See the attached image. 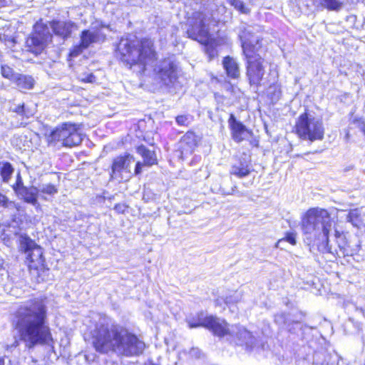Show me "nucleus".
Wrapping results in <instances>:
<instances>
[{
  "mask_svg": "<svg viewBox=\"0 0 365 365\" xmlns=\"http://www.w3.org/2000/svg\"><path fill=\"white\" fill-rule=\"evenodd\" d=\"M50 29L49 24L43 23L41 20L34 24L33 32L26 41V46L31 52L38 55L44 50L52 38Z\"/></svg>",
  "mask_w": 365,
  "mask_h": 365,
  "instance_id": "10",
  "label": "nucleus"
},
{
  "mask_svg": "<svg viewBox=\"0 0 365 365\" xmlns=\"http://www.w3.org/2000/svg\"><path fill=\"white\" fill-rule=\"evenodd\" d=\"M346 220L356 227H365V210H351L346 215Z\"/></svg>",
  "mask_w": 365,
  "mask_h": 365,
  "instance_id": "22",
  "label": "nucleus"
},
{
  "mask_svg": "<svg viewBox=\"0 0 365 365\" xmlns=\"http://www.w3.org/2000/svg\"><path fill=\"white\" fill-rule=\"evenodd\" d=\"M269 96L272 103L278 101L282 96L280 88L277 85L271 86L269 88Z\"/></svg>",
  "mask_w": 365,
  "mask_h": 365,
  "instance_id": "31",
  "label": "nucleus"
},
{
  "mask_svg": "<svg viewBox=\"0 0 365 365\" xmlns=\"http://www.w3.org/2000/svg\"><path fill=\"white\" fill-rule=\"evenodd\" d=\"M8 202V197L0 192V207H7Z\"/></svg>",
  "mask_w": 365,
  "mask_h": 365,
  "instance_id": "41",
  "label": "nucleus"
},
{
  "mask_svg": "<svg viewBox=\"0 0 365 365\" xmlns=\"http://www.w3.org/2000/svg\"><path fill=\"white\" fill-rule=\"evenodd\" d=\"M97 318L91 334L98 352L112 351L126 356H138L143 353L145 344L137 335L115 324L108 316L99 314Z\"/></svg>",
  "mask_w": 365,
  "mask_h": 365,
  "instance_id": "3",
  "label": "nucleus"
},
{
  "mask_svg": "<svg viewBox=\"0 0 365 365\" xmlns=\"http://www.w3.org/2000/svg\"><path fill=\"white\" fill-rule=\"evenodd\" d=\"M15 83L19 89L29 90L34 86V79L31 76L17 74L14 77Z\"/></svg>",
  "mask_w": 365,
  "mask_h": 365,
  "instance_id": "25",
  "label": "nucleus"
},
{
  "mask_svg": "<svg viewBox=\"0 0 365 365\" xmlns=\"http://www.w3.org/2000/svg\"><path fill=\"white\" fill-rule=\"evenodd\" d=\"M274 322L280 329H287L292 334H297V330L302 327L299 322L291 320L290 315L285 313L275 314Z\"/></svg>",
  "mask_w": 365,
  "mask_h": 365,
  "instance_id": "17",
  "label": "nucleus"
},
{
  "mask_svg": "<svg viewBox=\"0 0 365 365\" xmlns=\"http://www.w3.org/2000/svg\"><path fill=\"white\" fill-rule=\"evenodd\" d=\"M48 23L53 34L63 42L69 38L73 30L77 29L76 24L71 20L53 19Z\"/></svg>",
  "mask_w": 365,
  "mask_h": 365,
  "instance_id": "13",
  "label": "nucleus"
},
{
  "mask_svg": "<svg viewBox=\"0 0 365 365\" xmlns=\"http://www.w3.org/2000/svg\"><path fill=\"white\" fill-rule=\"evenodd\" d=\"M290 2L300 13L309 12L313 6V0H290Z\"/></svg>",
  "mask_w": 365,
  "mask_h": 365,
  "instance_id": "28",
  "label": "nucleus"
},
{
  "mask_svg": "<svg viewBox=\"0 0 365 365\" xmlns=\"http://www.w3.org/2000/svg\"><path fill=\"white\" fill-rule=\"evenodd\" d=\"M136 151L143 158L145 165L151 166L157 163L155 152L149 150L144 145L138 146L136 148Z\"/></svg>",
  "mask_w": 365,
  "mask_h": 365,
  "instance_id": "23",
  "label": "nucleus"
},
{
  "mask_svg": "<svg viewBox=\"0 0 365 365\" xmlns=\"http://www.w3.org/2000/svg\"><path fill=\"white\" fill-rule=\"evenodd\" d=\"M96 80V76L93 73H88L83 81L87 83H93Z\"/></svg>",
  "mask_w": 365,
  "mask_h": 365,
  "instance_id": "43",
  "label": "nucleus"
},
{
  "mask_svg": "<svg viewBox=\"0 0 365 365\" xmlns=\"http://www.w3.org/2000/svg\"><path fill=\"white\" fill-rule=\"evenodd\" d=\"M294 129L301 140L310 143L322 140L324 138L325 128L322 120L307 112L297 118Z\"/></svg>",
  "mask_w": 365,
  "mask_h": 365,
  "instance_id": "7",
  "label": "nucleus"
},
{
  "mask_svg": "<svg viewBox=\"0 0 365 365\" xmlns=\"http://www.w3.org/2000/svg\"><path fill=\"white\" fill-rule=\"evenodd\" d=\"M134 160V157L129 153L115 158L111 165L110 178L122 179L123 172L130 173V165Z\"/></svg>",
  "mask_w": 365,
  "mask_h": 365,
  "instance_id": "14",
  "label": "nucleus"
},
{
  "mask_svg": "<svg viewBox=\"0 0 365 365\" xmlns=\"http://www.w3.org/2000/svg\"><path fill=\"white\" fill-rule=\"evenodd\" d=\"M48 309L43 299L34 298L16 311L14 325L25 346L32 349L38 345H47L53 350V339L47 320Z\"/></svg>",
  "mask_w": 365,
  "mask_h": 365,
  "instance_id": "2",
  "label": "nucleus"
},
{
  "mask_svg": "<svg viewBox=\"0 0 365 365\" xmlns=\"http://www.w3.org/2000/svg\"><path fill=\"white\" fill-rule=\"evenodd\" d=\"M143 165H144V163H142L140 161L136 163L135 167V170H134V173H135V175H138L141 173L142 168H143Z\"/></svg>",
  "mask_w": 365,
  "mask_h": 365,
  "instance_id": "42",
  "label": "nucleus"
},
{
  "mask_svg": "<svg viewBox=\"0 0 365 365\" xmlns=\"http://www.w3.org/2000/svg\"><path fill=\"white\" fill-rule=\"evenodd\" d=\"M115 56L126 65H140L143 71L145 70L146 65L156 59V52L150 39L138 40L131 35L120 38L116 46Z\"/></svg>",
  "mask_w": 365,
  "mask_h": 365,
  "instance_id": "4",
  "label": "nucleus"
},
{
  "mask_svg": "<svg viewBox=\"0 0 365 365\" xmlns=\"http://www.w3.org/2000/svg\"><path fill=\"white\" fill-rule=\"evenodd\" d=\"M11 110L14 113H16L19 115L26 118H29L34 114L31 109L26 108L25 106L24 103L15 106L14 108H11Z\"/></svg>",
  "mask_w": 365,
  "mask_h": 365,
  "instance_id": "30",
  "label": "nucleus"
},
{
  "mask_svg": "<svg viewBox=\"0 0 365 365\" xmlns=\"http://www.w3.org/2000/svg\"><path fill=\"white\" fill-rule=\"evenodd\" d=\"M197 145V136L193 132H187L179 142V149L181 154L187 155L191 153Z\"/></svg>",
  "mask_w": 365,
  "mask_h": 365,
  "instance_id": "19",
  "label": "nucleus"
},
{
  "mask_svg": "<svg viewBox=\"0 0 365 365\" xmlns=\"http://www.w3.org/2000/svg\"><path fill=\"white\" fill-rule=\"evenodd\" d=\"M346 22L348 24L350 28L359 29L361 26L357 24V17L354 14H350L346 16Z\"/></svg>",
  "mask_w": 365,
  "mask_h": 365,
  "instance_id": "36",
  "label": "nucleus"
},
{
  "mask_svg": "<svg viewBox=\"0 0 365 365\" xmlns=\"http://www.w3.org/2000/svg\"><path fill=\"white\" fill-rule=\"evenodd\" d=\"M87 49L82 46L80 42L79 44L74 46L70 51L69 56L71 57H76L83 53L84 50Z\"/></svg>",
  "mask_w": 365,
  "mask_h": 365,
  "instance_id": "37",
  "label": "nucleus"
},
{
  "mask_svg": "<svg viewBox=\"0 0 365 365\" xmlns=\"http://www.w3.org/2000/svg\"><path fill=\"white\" fill-rule=\"evenodd\" d=\"M207 16L203 11L195 12L189 20L187 30V37L199 43H205L209 40V29L206 24Z\"/></svg>",
  "mask_w": 365,
  "mask_h": 365,
  "instance_id": "11",
  "label": "nucleus"
},
{
  "mask_svg": "<svg viewBox=\"0 0 365 365\" xmlns=\"http://www.w3.org/2000/svg\"><path fill=\"white\" fill-rule=\"evenodd\" d=\"M106 36L99 29H84L80 34V42L88 48L91 44L103 41Z\"/></svg>",
  "mask_w": 365,
  "mask_h": 365,
  "instance_id": "18",
  "label": "nucleus"
},
{
  "mask_svg": "<svg viewBox=\"0 0 365 365\" xmlns=\"http://www.w3.org/2000/svg\"><path fill=\"white\" fill-rule=\"evenodd\" d=\"M228 125L230 129L232 139L237 143L246 140L252 132L241 121L238 120L232 113L230 115Z\"/></svg>",
  "mask_w": 365,
  "mask_h": 365,
  "instance_id": "15",
  "label": "nucleus"
},
{
  "mask_svg": "<svg viewBox=\"0 0 365 365\" xmlns=\"http://www.w3.org/2000/svg\"><path fill=\"white\" fill-rule=\"evenodd\" d=\"M231 302V300H230L228 298L226 299L225 303L229 304Z\"/></svg>",
  "mask_w": 365,
  "mask_h": 365,
  "instance_id": "47",
  "label": "nucleus"
},
{
  "mask_svg": "<svg viewBox=\"0 0 365 365\" xmlns=\"http://www.w3.org/2000/svg\"><path fill=\"white\" fill-rule=\"evenodd\" d=\"M319 3L323 8L335 11H339L343 6L341 0H319Z\"/></svg>",
  "mask_w": 365,
  "mask_h": 365,
  "instance_id": "29",
  "label": "nucleus"
},
{
  "mask_svg": "<svg viewBox=\"0 0 365 365\" xmlns=\"http://www.w3.org/2000/svg\"><path fill=\"white\" fill-rule=\"evenodd\" d=\"M243 54L246 59V76L251 86H261L265 70L264 59L257 53L260 39L250 28H245L239 34Z\"/></svg>",
  "mask_w": 365,
  "mask_h": 365,
  "instance_id": "5",
  "label": "nucleus"
},
{
  "mask_svg": "<svg viewBox=\"0 0 365 365\" xmlns=\"http://www.w3.org/2000/svg\"><path fill=\"white\" fill-rule=\"evenodd\" d=\"M178 125L181 126H188L191 122V118L189 115H180L175 118Z\"/></svg>",
  "mask_w": 365,
  "mask_h": 365,
  "instance_id": "35",
  "label": "nucleus"
},
{
  "mask_svg": "<svg viewBox=\"0 0 365 365\" xmlns=\"http://www.w3.org/2000/svg\"><path fill=\"white\" fill-rule=\"evenodd\" d=\"M332 227L333 222L327 210L313 207L306 212L302 220V227L310 250L333 256H352L354 250L350 248L344 233L335 230L336 245L330 244L329 232Z\"/></svg>",
  "mask_w": 365,
  "mask_h": 365,
  "instance_id": "1",
  "label": "nucleus"
},
{
  "mask_svg": "<svg viewBox=\"0 0 365 365\" xmlns=\"http://www.w3.org/2000/svg\"><path fill=\"white\" fill-rule=\"evenodd\" d=\"M227 1L242 14H247L250 12V9L245 6L244 2L241 0H227Z\"/></svg>",
  "mask_w": 365,
  "mask_h": 365,
  "instance_id": "33",
  "label": "nucleus"
},
{
  "mask_svg": "<svg viewBox=\"0 0 365 365\" xmlns=\"http://www.w3.org/2000/svg\"><path fill=\"white\" fill-rule=\"evenodd\" d=\"M39 192L47 194L49 195H53L58 192V188L56 185L48 183L43 184L38 188Z\"/></svg>",
  "mask_w": 365,
  "mask_h": 365,
  "instance_id": "32",
  "label": "nucleus"
},
{
  "mask_svg": "<svg viewBox=\"0 0 365 365\" xmlns=\"http://www.w3.org/2000/svg\"><path fill=\"white\" fill-rule=\"evenodd\" d=\"M14 172L12 164L8 161H0V176L4 182H9Z\"/></svg>",
  "mask_w": 365,
  "mask_h": 365,
  "instance_id": "26",
  "label": "nucleus"
},
{
  "mask_svg": "<svg viewBox=\"0 0 365 365\" xmlns=\"http://www.w3.org/2000/svg\"><path fill=\"white\" fill-rule=\"evenodd\" d=\"M128 206L124 203H118L116 204L114 207V210L116 212L119 214H123L127 210Z\"/></svg>",
  "mask_w": 365,
  "mask_h": 365,
  "instance_id": "40",
  "label": "nucleus"
},
{
  "mask_svg": "<svg viewBox=\"0 0 365 365\" xmlns=\"http://www.w3.org/2000/svg\"><path fill=\"white\" fill-rule=\"evenodd\" d=\"M237 190V187L234 186L231 188L230 191H225L224 190H222V193L223 195H234L235 193V191Z\"/></svg>",
  "mask_w": 365,
  "mask_h": 365,
  "instance_id": "44",
  "label": "nucleus"
},
{
  "mask_svg": "<svg viewBox=\"0 0 365 365\" xmlns=\"http://www.w3.org/2000/svg\"><path fill=\"white\" fill-rule=\"evenodd\" d=\"M39 190L37 187H26L21 188L16 194L20 196L26 202L36 205L38 202V194Z\"/></svg>",
  "mask_w": 365,
  "mask_h": 365,
  "instance_id": "21",
  "label": "nucleus"
},
{
  "mask_svg": "<svg viewBox=\"0 0 365 365\" xmlns=\"http://www.w3.org/2000/svg\"><path fill=\"white\" fill-rule=\"evenodd\" d=\"M236 337L237 339V344L239 345L245 344L247 346H252L255 344V339L252 333L244 327L238 329L236 333Z\"/></svg>",
  "mask_w": 365,
  "mask_h": 365,
  "instance_id": "24",
  "label": "nucleus"
},
{
  "mask_svg": "<svg viewBox=\"0 0 365 365\" xmlns=\"http://www.w3.org/2000/svg\"><path fill=\"white\" fill-rule=\"evenodd\" d=\"M0 365H5L4 356H0Z\"/></svg>",
  "mask_w": 365,
  "mask_h": 365,
  "instance_id": "45",
  "label": "nucleus"
},
{
  "mask_svg": "<svg viewBox=\"0 0 365 365\" xmlns=\"http://www.w3.org/2000/svg\"><path fill=\"white\" fill-rule=\"evenodd\" d=\"M186 322L190 328L205 327L218 336H223L228 333L227 324L225 321L215 316L208 315L204 312L188 316Z\"/></svg>",
  "mask_w": 365,
  "mask_h": 365,
  "instance_id": "9",
  "label": "nucleus"
},
{
  "mask_svg": "<svg viewBox=\"0 0 365 365\" xmlns=\"http://www.w3.org/2000/svg\"><path fill=\"white\" fill-rule=\"evenodd\" d=\"M251 170L250 160L245 155H243L237 158L232 163L230 169V173L239 178H242L250 175Z\"/></svg>",
  "mask_w": 365,
  "mask_h": 365,
  "instance_id": "16",
  "label": "nucleus"
},
{
  "mask_svg": "<svg viewBox=\"0 0 365 365\" xmlns=\"http://www.w3.org/2000/svg\"><path fill=\"white\" fill-rule=\"evenodd\" d=\"M222 65L228 77L235 79L240 76V68L235 59L227 56L223 58Z\"/></svg>",
  "mask_w": 365,
  "mask_h": 365,
  "instance_id": "20",
  "label": "nucleus"
},
{
  "mask_svg": "<svg viewBox=\"0 0 365 365\" xmlns=\"http://www.w3.org/2000/svg\"><path fill=\"white\" fill-rule=\"evenodd\" d=\"M79 125L66 122L53 129L47 135L49 145L72 148L82 142V136L79 131Z\"/></svg>",
  "mask_w": 365,
  "mask_h": 365,
  "instance_id": "8",
  "label": "nucleus"
},
{
  "mask_svg": "<svg viewBox=\"0 0 365 365\" xmlns=\"http://www.w3.org/2000/svg\"><path fill=\"white\" fill-rule=\"evenodd\" d=\"M284 242H288L291 245H294L297 242L296 234L294 232H287L284 238L278 240L276 243V247H280L281 245Z\"/></svg>",
  "mask_w": 365,
  "mask_h": 365,
  "instance_id": "34",
  "label": "nucleus"
},
{
  "mask_svg": "<svg viewBox=\"0 0 365 365\" xmlns=\"http://www.w3.org/2000/svg\"><path fill=\"white\" fill-rule=\"evenodd\" d=\"M20 249L26 255L31 274L36 275L38 282L43 281L48 269L45 264L42 247L29 237L24 235L20 237Z\"/></svg>",
  "mask_w": 365,
  "mask_h": 365,
  "instance_id": "6",
  "label": "nucleus"
},
{
  "mask_svg": "<svg viewBox=\"0 0 365 365\" xmlns=\"http://www.w3.org/2000/svg\"><path fill=\"white\" fill-rule=\"evenodd\" d=\"M157 77L166 86H173L178 79V64L172 58L157 63L154 68Z\"/></svg>",
  "mask_w": 365,
  "mask_h": 365,
  "instance_id": "12",
  "label": "nucleus"
},
{
  "mask_svg": "<svg viewBox=\"0 0 365 365\" xmlns=\"http://www.w3.org/2000/svg\"><path fill=\"white\" fill-rule=\"evenodd\" d=\"M26 187V186H24V185L23 180L21 178L20 173H18L16 183L13 185V190L15 191L16 193H17L21 188Z\"/></svg>",
  "mask_w": 365,
  "mask_h": 365,
  "instance_id": "39",
  "label": "nucleus"
},
{
  "mask_svg": "<svg viewBox=\"0 0 365 365\" xmlns=\"http://www.w3.org/2000/svg\"><path fill=\"white\" fill-rule=\"evenodd\" d=\"M200 43L204 46V51L207 56L209 61L212 60L217 56L216 43L215 41L211 38L210 35L209 36V40L207 42Z\"/></svg>",
  "mask_w": 365,
  "mask_h": 365,
  "instance_id": "27",
  "label": "nucleus"
},
{
  "mask_svg": "<svg viewBox=\"0 0 365 365\" xmlns=\"http://www.w3.org/2000/svg\"><path fill=\"white\" fill-rule=\"evenodd\" d=\"M361 130H362V131L364 132V135H365V124H364V123L363 124V126H362V128H361Z\"/></svg>",
  "mask_w": 365,
  "mask_h": 365,
  "instance_id": "46",
  "label": "nucleus"
},
{
  "mask_svg": "<svg viewBox=\"0 0 365 365\" xmlns=\"http://www.w3.org/2000/svg\"><path fill=\"white\" fill-rule=\"evenodd\" d=\"M1 72L3 77L11 79L14 76V71L8 66H1Z\"/></svg>",
  "mask_w": 365,
  "mask_h": 365,
  "instance_id": "38",
  "label": "nucleus"
}]
</instances>
